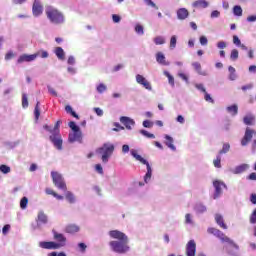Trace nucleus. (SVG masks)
Instances as JSON below:
<instances>
[{
    "label": "nucleus",
    "instance_id": "28",
    "mask_svg": "<svg viewBox=\"0 0 256 256\" xmlns=\"http://www.w3.org/2000/svg\"><path fill=\"white\" fill-rule=\"evenodd\" d=\"M55 55L58 59H60V61H63L65 59V51L61 47H56Z\"/></svg>",
    "mask_w": 256,
    "mask_h": 256
},
{
    "label": "nucleus",
    "instance_id": "50",
    "mask_svg": "<svg viewBox=\"0 0 256 256\" xmlns=\"http://www.w3.org/2000/svg\"><path fill=\"white\" fill-rule=\"evenodd\" d=\"M204 99H205V101H207L208 103H215V100H213L212 98H211V95L209 94V93H207V92H205L204 93Z\"/></svg>",
    "mask_w": 256,
    "mask_h": 256
},
{
    "label": "nucleus",
    "instance_id": "18",
    "mask_svg": "<svg viewBox=\"0 0 256 256\" xmlns=\"http://www.w3.org/2000/svg\"><path fill=\"white\" fill-rule=\"evenodd\" d=\"M192 7L194 9H207V7H209V3L207 0H196L192 3Z\"/></svg>",
    "mask_w": 256,
    "mask_h": 256
},
{
    "label": "nucleus",
    "instance_id": "26",
    "mask_svg": "<svg viewBox=\"0 0 256 256\" xmlns=\"http://www.w3.org/2000/svg\"><path fill=\"white\" fill-rule=\"evenodd\" d=\"M131 155L134 157V159H136V161L142 163V165H147L149 163L147 160H145V158H142L141 155L137 154V151L135 150L131 151Z\"/></svg>",
    "mask_w": 256,
    "mask_h": 256
},
{
    "label": "nucleus",
    "instance_id": "23",
    "mask_svg": "<svg viewBox=\"0 0 256 256\" xmlns=\"http://www.w3.org/2000/svg\"><path fill=\"white\" fill-rule=\"evenodd\" d=\"M156 61L160 65H165V66L169 65V62L165 61V55L163 54V52L156 53Z\"/></svg>",
    "mask_w": 256,
    "mask_h": 256
},
{
    "label": "nucleus",
    "instance_id": "41",
    "mask_svg": "<svg viewBox=\"0 0 256 256\" xmlns=\"http://www.w3.org/2000/svg\"><path fill=\"white\" fill-rule=\"evenodd\" d=\"M0 171H1V173H4V175H7V173H11V167H9L5 164H2V165H0Z\"/></svg>",
    "mask_w": 256,
    "mask_h": 256
},
{
    "label": "nucleus",
    "instance_id": "45",
    "mask_svg": "<svg viewBox=\"0 0 256 256\" xmlns=\"http://www.w3.org/2000/svg\"><path fill=\"white\" fill-rule=\"evenodd\" d=\"M177 47V36H172L170 39V49Z\"/></svg>",
    "mask_w": 256,
    "mask_h": 256
},
{
    "label": "nucleus",
    "instance_id": "11",
    "mask_svg": "<svg viewBox=\"0 0 256 256\" xmlns=\"http://www.w3.org/2000/svg\"><path fill=\"white\" fill-rule=\"evenodd\" d=\"M136 82L139 85H142V87H144V89H147L148 91H151L153 89L151 87V83H149V81H147V79L145 77H143V75H141V74L136 75Z\"/></svg>",
    "mask_w": 256,
    "mask_h": 256
},
{
    "label": "nucleus",
    "instance_id": "19",
    "mask_svg": "<svg viewBox=\"0 0 256 256\" xmlns=\"http://www.w3.org/2000/svg\"><path fill=\"white\" fill-rule=\"evenodd\" d=\"M187 17H189V10H187L186 8H180L177 10V18L180 21H185Z\"/></svg>",
    "mask_w": 256,
    "mask_h": 256
},
{
    "label": "nucleus",
    "instance_id": "6",
    "mask_svg": "<svg viewBox=\"0 0 256 256\" xmlns=\"http://www.w3.org/2000/svg\"><path fill=\"white\" fill-rule=\"evenodd\" d=\"M51 177L53 184L57 189H60L61 191H67V183H65V178H63V175H61L59 172L52 171Z\"/></svg>",
    "mask_w": 256,
    "mask_h": 256
},
{
    "label": "nucleus",
    "instance_id": "27",
    "mask_svg": "<svg viewBox=\"0 0 256 256\" xmlns=\"http://www.w3.org/2000/svg\"><path fill=\"white\" fill-rule=\"evenodd\" d=\"M45 191H46V194H47V195H52V196H54L55 199H57L58 201H63V199H64L63 196L57 194V192L53 191V189H51V188H46Z\"/></svg>",
    "mask_w": 256,
    "mask_h": 256
},
{
    "label": "nucleus",
    "instance_id": "5",
    "mask_svg": "<svg viewBox=\"0 0 256 256\" xmlns=\"http://www.w3.org/2000/svg\"><path fill=\"white\" fill-rule=\"evenodd\" d=\"M113 151H115V145L111 143H105L96 150V153L101 155L102 162L108 163L109 158L113 155Z\"/></svg>",
    "mask_w": 256,
    "mask_h": 256
},
{
    "label": "nucleus",
    "instance_id": "54",
    "mask_svg": "<svg viewBox=\"0 0 256 256\" xmlns=\"http://www.w3.org/2000/svg\"><path fill=\"white\" fill-rule=\"evenodd\" d=\"M135 31H136V33H138L139 35H143V33H144V31H143V26H141V25H136V27H135Z\"/></svg>",
    "mask_w": 256,
    "mask_h": 256
},
{
    "label": "nucleus",
    "instance_id": "35",
    "mask_svg": "<svg viewBox=\"0 0 256 256\" xmlns=\"http://www.w3.org/2000/svg\"><path fill=\"white\" fill-rule=\"evenodd\" d=\"M233 13L234 15H236V17H241V15H243V9L241 8V6H234L233 8Z\"/></svg>",
    "mask_w": 256,
    "mask_h": 256
},
{
    "label": "nucleus",
    "instance_id": "31",
    "mask_svg": "<svg viewBox=\"0 0 256 256\" xmlns=\"http://www.w3.org/2000/svg\"><path fill=\"white\" fill-rule=\"evenodd\" d=\"M65 199L68 201V203L73 204L75 203V194L71 191H67L65 193Z\"/></svg>",
    "mask_w": 256,
    "mask_h": 256
},
{
    "label": "nucleus",
    "instance_id": "64",
    "mask_svg": "<svg viewBox=\"0 0 256 256\" xmlns=\"http://www.w3.org/2000/svg\"><path fill=\"white\" fill-rule=\"evenodd\" d=\"M250 201L253 205H256V194L255 193L251 194Z\"/></svg>",
    "mask_w": 256,
    "mask_h": 256
},
{
    "label": "nucleus",
    "instance_id": "13",
    "mask_svg": "<svg viewBox=\"0 0 256 256\" xmlns=\"http://www.w3.org/2000/svg\"><path fill=\"white\" fill-rule=\"evenodd\" d=\"M38 57H39V54H31V55L23 54L18 58L17 63H25V62L29 63L31 61H35Z\"/></svg>",
    "mask_w": 256,
    "mask_h": 256
},
{
    "label": "nucleus",
    "instance_id": "22",
    "mask_svg": "<svg viewBox=\"0 0 256 256\" xmlns=\"http://www.w3.org/2000/svg\"><path fill=\"white\" fill-rule=\"evenodd\" d=\"M215 222L221 229H227V224H225V220L223 219V216L221 214L215 215Z\"/></svg>",
    "mask_w": 256,
    "mask_h": 256
},
{
    "label": "nucleus",
    "instance_id": "7",
    "mask_svg": "<svg viewBox=\"0 0 256 256\" xmlns=\"http://www.w3.org/2000/svg\"><path fill=\"white\" fill-rule=\"evenodd\" d=\"M253 137H256V130L253 128L247 127L244 133L243 138L241 139L242 147H247L249 143L253 140Z\"/></svg>",
    "mask_w": 256,
    "mask_h": 256
},
{
    "label": "nucleus",
    "instance_id": "25",
    "mask_svg": "<svg viewBox=\"0 0 256 256\" xmlns=\"http://www.w3.org/2000/svg\"><path fill=\"white\" fill-rule=\"evenodd\" d=\"M244 125H254L255 123V116L253 114H248L243 118Z\"/></svg>",
    "mask_w": 256,
    "mask_h": 256
},
{
    "label": "nucleus",
    "instance_id": "37",
    "mask_svg": "<svg viewBox=\"0 0 256 256\" xmlns=\"http://www.w3.org/2000/svg\"><path fill=\"white\" fill-rule=\"evenodd\" d=\"M22 107L23 109H27L29 107V99L27 98V94H22Z\"/></svg>",
    "mask_w": 256,
    "mask_h": 256
},
{
    "label": "nucleus",
    "instance_id": "39",
    "mask_svg": "<svg viewBox=\"0 0 256 256\" xmlns=\"http://www.w3.org/2000/svg\"><path fill=\"white\" fill-rule=\"evenodd\" d=\"M213 165L216 167V169H221V155L218 154L216 159L213 160Z\"/></svg>",
    "mask_w": 256,
    "mask_h": 256
},
{
    "label": "nucleus",
    "instance_id": "62",
    "mask_svg": "<svg viewBox=\"0 0 256 256\" xmlns=\"http://www.w3.org/2000/svg\"><path fill=\"white\" fill-rule=\"evenodd\" d=\"M185 223H187V224L193 223V220H191V214L185 215Z\"/></svg>",
    "mask_w": 256,
    "mask_h": 256
},
{
    "label": "nucleus",
    "instance_id": "17",
    "mask_svg": "<svg viewBox=\"0 0 256 256\" xmlns=\"http://www.w3.org/2000/svg\"><path fill=\"white\" fill-rule=\"evenodd\" d=\"M36 223L37 225H47V223H49V218L47 217V214H45V212L43 211L38 212Z\"/></svg>",
    "mask_w": 256,
    "mask_h": 256
},
{
    "label": "nucleus",
    "instance_id": "21",
    "mask_svg": "<svg viewBox=\"0 0 256 256\" xmlns=\"http://www.w3.org/2000/svg\"><path fill=\"white\" fill-rule=\"evenodd\" d=\"M79 226L76 224H69L65 227V233H70L73 235V233H79Z\"/></svg>",
    "mask_w": 256,
    "mask_h": 256
},
{
    "label": "nucleus",
    "instance_id": "46",
    "mask_svg": "<svg viewBox=\"0 0 256 256\" xmlns=\"http://www.w3.org/2000/svg\"><path fill=\"white\" fill-rule=\"evenodd\" d=\"M141 135H144V137H147L148 139H155V134H151L147 132V130H141Z\"/></svg>",
    "mask_w": 256,
    "mask_h": 256
},
{
    "label": "nucleus",
    "instance_id": "42",
    "mask_svg": "<svg viewBox=\"0 0 256 256\" xmlns=\"http://www.w3.org/2000/svg\"><path fill=\"white\" fill-rule=\"evenodd\" d=\"M230 59H232V61H237V59H239V51L237 49L231 51Z\"/></svg>",
    "mask_w": 256,
    "mask_h": 256
},
{
    "label": "nucleus",
    "instance_id": "12",
    "mask_svg": "<svg viewBox=\"0 0 256 256\" xmlns=\"http://www.w3.org/2000/svg\"><path fill=\"white\" fill-rule=\"evenodd\" d=\"M68 140L70 141V143H75V141L81 143V141H83V134L81 133V130L73 131V133H70L68 136Z\"/></svg>",
    "mask_w": 256,
    "mask_h": 256
},
{
    "label": "nucleus",
    "instance_id": "61",
    "mask_svg": "<svg viewBox=\"0 0 256 256\" xmlns=\"http://www.w3.org/2000/svg\"><path fill=\"white\" fill-rule=\"evenodd\" d=\"M217 47L218 49H225V47H227V43H225L224 41H220L217 43Z\"/></svg>",
    "mask_w": 256,
    "mask_h": 256
},
{
    "label": "nucleus",
    "instance_id": "58",
    "mask_svg": "<svg viewBox=\"0 0 256 256\" xmlns=\"http://www.w3.org/2000/svg\"><path fill=\"white\" fill-rule=\"evenodd\" d=\"M144 1L150 7H153L154 9H159V7H157V5L152 0H144Z\"/></svg>",
    "mask_w": 256,
    "mask_h": 256
},
{
    "label": "nucleus",
    "instance_id": "34",
    "mask_svg": "<svg viewBox=\"0 0 256 256\" xmlns=\"http://www.w3.org/2000/svg\"><path fill=\"white\" fill-rule=\"evenodd\" d=\"M39 101H37L35 109H34V117L36 119V121H39V117H41V110L39 109Z\"/></svg>",
    "mask_w": 256,
    "mask_h": 256
},
{
    "label": "nucleus",
    "instance_id": "20",
    "mask_svg": "<svg viewBox=\"0 0 256 256\" xmlns=\"http://www.w3.org/2000/svg\"><path fill=\"white\" fill-rule=\"evenodd\" d=\"M247 169H249V164H241L239 166H236L233 169L232 173H234V175H240V173H245Z\"/></svg>",
    "mask_w": 256,
    "mask_h": 256
},
{
    "label": "nucleus",
    "instance_id": "1",
    "mask_svg": "<svg viewBox=\"0 0 256 256\" xmlns=\"http://www.w3.org/2000/svg\"><path fill=\"white\" fill-rule=\"evenodd\" d=\"M109 236L111 239H116L109 242V245L114 253H119L120 255L129 253V237H127V234L119 230H111L109 232Z\"/></svg>",
    "mask_w": 256,
    "mask_h": 256
},
{
    "label": "nucleus",
    "instance_id": "14",
    "mask_svg": "<svg viewBox=\"0 0 256 256\" xmlns=\"http://www.w3.org/2000/svg\"><path fill=\"white\" fill-rule=\"evenodd\" d=\"M32 13L34 17H39V15L43 14V6L39 0H35L32 7Z\"/></svg>",
    "mask_w": 256,
    "mask_h": 256
},
{
    "label": "nucleus",
    "instance_id": "9",
    "mask_svg": "<svg viewBox=\"0 0 256 256\" xmlns=\"http://www.w3.org/2000/svg\"><path fill=\"white\" fill-rule=\"evenodd\" d=\"M213 186L215 188L213 199H218V197L221 196V193H223L222 188L227 187V185H225V183H223L219 180L214 181Z\"/></svg>",
    "mask_w": 256,
    "mask_h": 256
},
{
    "label": "nucleus",
    "instance_id": "56",
    "mask_svg": "<svg viewBox=\"0 0 256 256\" xmlns=\"http://www.w3.org/2000/svg\"><path fill=\"white\" fill-rule=\"evenodd\" d=\"M78 247L82 253H85V251L87 250V245L83 242L79 243Z\"/></svg>",
    "mask_w": 256,
    "mask_h": 256
},
{
    "label": "nucleus",
    "instance_id": "59",
    "mask_svg": "<svg viewBox=\"0 0 256 256\" xmlns=\"http://www.w3.org/2000/svg\"><path fill=\"white\" fill-rule=\"evenodd\" d=\"M95 169L97 173H99L100 175H103V166H101V164H96Z\"/></svg>",
    "mask_w": 256,
    "mask_h": 256
},
{
    "label": "nucleus",
    "instance_id": "44",
    "mask_svg": "<svg viewBox=\"0 0 256 256\" xmlns=\"http://www.w3.org/2000/svg\"><path fill=\"white\" fill-rule=\"evenodd\" d=\"M29 203V199L27 197H23L21 200H20V208L21 209H27V205Z\"/></svg>",
    "mask_w": 256,
    "mask_h": 256
},
{
    "label": "nucleus",
    "instance_id": "55",
    "mask_svg": "<svg viewBox=\"0 0 256 256\" xmlns=\"http://www.w3.org/2000/svg\"><path fill=\"white\" fill-rule=\"evenodd\" d=\"M143 127H146L147 129H151V127H153V122H151L149 120H145L143 122Z\"/></svg>",
    "mask_w": 256,
    "mask_h": 256
},
{
    "label": "nucleus",
    "instance_id": "57",
    "mask_svg": "<svg viewBox=\"0 0 256 256\" xmlns=\"http://www.w3.org/2000/svg\"><path fill=\"white\" fill-rule=\"evenodd\" d=\"M233 43H234V45H237L238 47H240L241 40L239 39L238 36H236V35L233 36Z\"/></svg>",
    "mask_w": 256,
    "mask_h": 256
},
{
    "label": "nucleus",
    "instance_id": "48",
    "mask_svg": "<svg viewBox=\"0 0 256 256\" xmlns=\"http://www.w3.org/2000/svg\"><path fill=\"white\" fill-rule=\"evenodd\" d=\"M70 129H72V131H80L81 129L79 128V126H77V124H75V122L70 121L68 123Z\"/></svg>",
    "mask_w": 256,
    "mask_h": 256
},
{
    "label": "nucleus",
    "instance_id": "16",
    "mask_svg": "<svg viewBox=\"0 0 256 256\" xmlns=\"http://www.w3.org/2000/svg\"><path fill=\"white\" fill-rule=\"evenodd\" d=\"M39 247H41V249H59L58 248V245H57V242H53V241H42V242H39Z\"/></svg>",
    "mask_w": 256,
    "mask_h": 256
},
{
    "label": "nucleus",
    "instance_id": "8",
    "mask_svg": "<svg viewBox=\"0 0 256 256\" xmlns=\"http://www.w3.org/2000/svg\"><path fill=\"white\" fill-rule=\"evenodd\" d=\"M53 239L56 241V245H58V249H61V247H65L67 245V237L65 235L53 230Z\"/></svg>",
    "mask_w": 256,
    "mask_h": 256
},
{
    "label": "nucleus",
    "instance_id": "33",
    "mask_svg": "<svg viewBox=\"0 0 256 256\" xmlns=\"http://www.w3.org/2000/svg\"><path fill=\"white\" fill-rule=\"evenodd\" d=\"M228 71L230 73L229 79L230 81H235L237 79V74H235V68L233 66L228 67Z\"/></svg>",
    "mask_w": 256,
    "mask_h": 256
},
{
    "label": "nucleus",
    "instance_id": "4",
    "mask_svg": "<svg viewBox=\"0 0 256 256\" xmlns=\"http://www.w3.org/2000/svg\"><path fill=\"white\" fill-rule=\"evenodd\" d=\"M207 233H209L210 235H214V237H217V239L221 240L222 243H228V245H231L232 247H234V249H239V246H237V244H235V242L231 240V238L225 235L223 231L217 228L210 227L207 229Z\"/></svg>",
    "mask_w": 256,
    "mask_h": 256
},
{
    "label": "nucleus",
    "instance_id": "3",
    "mask_svg": "<svg viewBox=\"0 0 256 256\" xmlns=\"http://www.w3.org/2000/svg\"><path fill=\"white\" fill-rule=\"evenodd\" d=\"M61 126V120H58L53 128V134L50 135V141L53 143L54 147L58 151L63 150V138H61V133L59 132V127Z\"/></svg>",
    "mask_w": 256,
    "mask_h": 256
},
{
    "label": "nucleus",
    "instance_id": "32",
    "mask_svg": "<svg viewBox=\"0 0 256 256\" xmlns=\"http://www.w3.org/2000/svg\"><path fill=\"white\" fill-rule=\"evenodd\" d=\"M65 111L66 113H69L70 115H72V117H74L75 119H79V115H77V113L73 111V108L71 107V105H66Z\"/></svg>",
    "mask_w": 256,
    "mask_h": 256
},
{
    "label": "nucleus",
    "instance_id": "49",
    "mask_svg": "<svg viewBox=\"0 0 256 256\" xmlns=\"http://www.w3.org/2000/svg\"><path fill=\"white\" fill-rule=\"evenodd\" d=\"M192 67L197 71V73H201V63L199 62H194L192 63Z\"/></svg>",
    "mask_w": 256,
    "mask_h": 256
},
{
    "label": "nucleus",
    "instance_id": "60",
    "mask_svg": "<svg viewBox=\"0 0 256 256\" xmlns=\"http://www.w3.org/2000/svg\"><path fill=\"white\" fill-rule=\"evenodd\" d=\"M219 15H221V12H219L218 10H214L211 12V18L215 19L217 17H219Z\"/></svg>",
    "mask_w": 256,
    "mask_h": 256
},
{
    "label": "nucleus",
    "instance_id": "63",
    "mask_svg": "<svg viewBox=\"0 0 256 256\" xmlns=\"http://www.w3.org/2000/svg\"><path fill=\"white\" fill-rule=\"evenodd\" d=\"M200 43H201L202 45H207V43H208L207 37L201 36V37H200Z\"/></svg>",
    "mask_w": 256,
    "mask_h": 256
},
{
    "label": "nucleus",
    "instance_id": "29",
    "mask_svg": "<svg viewBox=\"0 0 256 256\" xmlns=\"http://www.w3.org/2000/svg\"><path fill=\"white\" fill-rule=\"evenodd\" d=\"M146 167H147V172L144 176V181L145 183H148L150 180H151V175H153V170L151 169V165L146 164Z\"/></svg>",
    "mask_w": 256,
    "mask_h": 256
},
{
    "label": "nucleus",
    "instance_id": "38",
    "mask_svg": "<svg viewBox=\"0 0 256 256\" xmlns=\"http://www.w3.org/2000/svg\"><path fill=\"white\" fill-rule=\"evenodd\" d=\"M164 75L168 78V82L172 87L175 86V78L167 71L164 72Z\"/></svg>",
    "mask_w": 256,
    "mask_h": 256
},
{
    "label": "nucleus",
    "instance_id": "10",
    "mask_svg": "<svg viewBox=\"0 0 256 256\" xmlns=\"http://www.w3.org/2000/svg\"><path fill=\"white\" fill-rule=\"evenodd\" d=\"M197 253V244L195 240H190L186 244V256H195Z\"/></svg>",
    "mask_w": 256,
    "mask_h": 256
},
{
    "label": "nucleus",
    "instance_id": "47",
    "mask_svg": "<svg viewBox=\"0 0 256 256\" xmlns=\"http://www.w3.org/2000/svg\"><path fill=\"white\" fill-rule=\"evenodd\" d=\"M97 91L98 93H105V91H107V86L101 83L97 86Z\"/></svg>",
    "mask_w": 256,
    "mask_h": 256
},
{
    "label": "nucleus",
    "instance_id": "36",
    "mask_svg": "<svg viewBox=\"0 0 256 256\" xmlns=\"http://www.w3.org/2000/svg\"><path fill=\"white\" fill-rule=\"evenodd\" d=\"M229 149H231V145H229V143H225L223 144L222 149L219 151L218 155H223L225 153H229Z\"/></svg>",
    "mask_w": 256,
    "mask_h": 256
},
{
    "label": "nucleus",
    "instance_id": "24",
    "mask_svg": "<svg viewBox=\"0 0 256 256\" xmlns=\"http://www.w3.org/2000/svg\"><path fill=\"white\" fill-rule=\"evenodd\" d=\"M165 140H166L165 145H167L169 147V149H171V151H177V148L173 144V137H171L169 135H165Z\"/></svg>",
    "mask_w": 256,
    "mask_h": 256
},
{
    "label": "nucleus",
    "instance_id": "30",
    "mask_svg": "<svg viewBox=\"0 0 256 256\" xmlns=\"http://www.w3.org/2000/svg\"><path fill=\"white\" fill-rule=\"evenodd\" d=\"M226 110L228 111V113H230L233 116L239 113V107L236 104H233L232 106H228Z\"/></svg>",
    "mask_w": 256,
    "mask_h": 256
},
{
    "label": "nucleus",
    "instance_id": "43",
    "mask_svg": "<svg viewBox=\"0 0 256 256\" xmlns=\"http://www.w3.org/2000/svg\"><path fill=\"white\" fill-rule=\"evenodd\" d=\"M155 45H165V38L162 36H157L154 38Z\"/></svg>",
    "mask_w": 256,
    "mask_h": 256
},
{
    "label": "nucleus",
    "instance_id": "15",
    "mask_svg": "<svg viewBox=\"0 0 256 256\" xmlns=\"http://www.w3.org/2000/svg\"><path fill=\"white\" fill-rule=\"evenodd\" d=\"M120 122L122 123L123 126L126 127V129L131 130L133 125H135V120L131 119L127 116H122L120 118Z\"/></svg>",
    "mask_w": 256,
    "mask_h": 256
},
{
    "label": "nucleus",
    "instance_id": "2",
    "mask_svg": "<svg viewBox=\"0 0 256 256\" xmlns=\"http://www.w3.org/2000/svg\"><path fill=\"white\" fill-rule=\"evenodd\" d=\"M45 13L50 23H53L54 25H61L65 23V15H63V12L59 11V9L53 6H47Z\"/></svg>",
    "mask_w": 256,
    "mask_h": 256
},
{
    "label": "nucleus",
    "instance_id": "52",
    "mask_svg": "<svg viewBox=\"0 0 256 256\" xmlns=\"http://www.w3.org/2000/svg\"><path fill=\"white\" fill-rule=\"evenodd\" d=\"M196 89H198V91H201L202 93H207V90L205 89V86H203V84H196L195 85Z\"/></svg>",
    "mask_w": 256,
    "mask_h": 256
},
{
    "label": "nucleus",
    "instance_id": "40",
    "mask_svg": "<svg viewBox=\"0 0 256 256\" xmlns=\"http://www.w3.org/2000/svg\"><path fill=\"white\" fill-rule=\"evenodd\" d=\"M34 55H38V57H41L42 59H47V57H49V52L45 50H39Z\"/></svg>",
    "mask_w": 256,
    "mask_h": 256
},
{
    "label": "nucleus",
    "instance_id": "53",
    "mask_svg": "<svg viewBox=\"0 0 256 256\" xmlns=\"http://www.w3.org/2000/svg\"><path fill=\"white\" fill-rule=\"evenodd\" d=\"M10 229H11V225H9V224L4 225V227L2 228L3 235H7V233H9Z\"/></svg>",
    "mask_w": 256,
    "mask_h": 256
},
{
    "label": "nucleus",
    "instance_id": "51",
    "mask_svg": "<svg viewBox=\"0 0 256 256\" xmlns=\"http://www.w3.org/2000/svg\"><path fill=\"white\" fill-rule=\"evenodd\" d=\"M250 223L252 225H255V223H256V208L254 209V211L252 212V214L250 216Z\"/></svg>",
    "mask_w": 256,
    "mask_h": 256
}]
</instances>
